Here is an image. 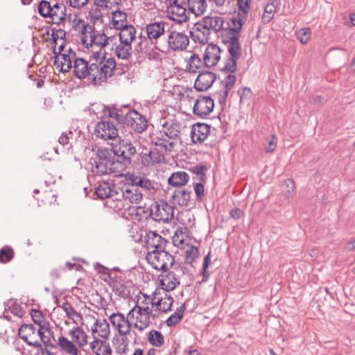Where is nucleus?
Returning <instances> with one entry per match:
<instances>
[{"label":"nucleus","mask_w":355,"mask_h":355,"mask_svg":"<svg viewBox=\"0 0 355 355\" xmlns=\"http://www.w3.org/2000/svg\"><path fill=\"white\" fill-rule=\"evenodd\" d=\"M115 67L114 58H105L103 60H96L88 62L83 58L76 57L72 69L77 78L87 79L89 83L100 85L112 76Z\"/></svg>","instance_id":"obj_1"},{"label":"nucleus","mask_w":355,"mask_h":355,"mask_svg":"<svg viewBox=\"0 0 355 355\" xmlns=\"http://www.w3.org/2000/svg\"><path fill=\"white\" fill-rule=\"evenodd\" d=\"M185 125L175 119H169L162 124L161 137L154 141L156 147H160L166 154L175 151L181 144V134Z\"/></svg>","instance_id":"obj_2"},{"label":"nucleus","mask_w":355,"mask_h":355,"mask_svg":"<svg viewBox=\"0 0 355 355\" xmlns=\"http://www.w3.org/2000/svg\"><path fill=\"white\" fill-rule=\"evenodd\" d=\"M243 20L238 19L233 21V27L223 35V42L227 46L230 57L226 61L222 70L233 73L237 67V60L241 55V48L239 42V32L242 28Z\"/></svg>","instance_id":"obj_3"},{"label":"nucleus","mask_w":355,"mask_h":355,"mask_svg":"<svg viewBox=\"0 0 355 355\" xmlns=\"http://www.w3.org/2000/svg\"><path fill=\"white\" fill-rule=\"evenodd\" d=\"M78 22L76 31L80 33L82 44L86 49L102 50L110 44H116V36H107L105 33L96 31L94 26L87 24L83 19Z\"/></svg>","instance_id":"obj_4"},{"label":"nucleus","mask_w":355,"mask_h":355,"mask_svg":"<svg viewBox=\"0 0 355 355\" xmlns=\"http://www.w3.org/2000/svg\"><path fill=\"white\" fill-rule=\"evenodd\" d=\"M94 157H91L92 172L94 175H103L110 173L121 174L120 163L114 162L112 156V150L107 148L95 147L92 149Z\"/></svg>","instance_id":"obj_5"},{"label":"nucleus","mask_w":355,"mask_h":355,"mask_svg":"<svg viewBox=\"0 0 355 355\" xmlns=\"http://www.w3.org/2000/svg\"><path fill=\"white\" fill-rule=\"evenodd\" d=\"M146 259L153 268L164 272L168 270L175 262L173 256L166 252L165 249L149 251Z\"/></svg>","instance_id":"obj_6"},{"label":"nucleus","mask_w":355,"mask_h":355,"mask_svg":"<svg viewBox=\"0 0 355 355\" xmlns=\"http://www.w3.org/2000/svg\"><path fill=\"white\" fill-rule=\"evenodd\" d=\"M52 22L55 24L64 25L66 23H71L73 28L76 30V25L78 24L79 20H83L77 17L76 14L67 12V8L64 4L61 3H56L52 6V11L50 17Z\"/></svg>","instance_id":"obj_7"},{"label":"nucleus","mask_w":355,"mask_h":355,"mask_svg":"<svg viewBox=\"0 0 355 355\" xmlns=\"http://www.w3.org/2000/svg\"><path fill=\"white\" fill-rule=\"evenodd\" d=\"M167 33V45L162 46L166 53L183 51L187 49L189 44V38L186 33L175 30H168Z\"/></svg>","instance_id":"obj_8"},{"label":"nucleus","mask_w":355,"mask_h":355,"mask_svg":"<svg viewBox=\"0 0 355 355\" xmlns=\"http://www.w3.org/2000/svg\"><path fill=\"white\" fill-rule=\"evenodd\" d=\"M110 150L112 153L121 159L118 162L120 163L119 166L122 170L125 166L130 164L131 157L137 153L136 148L128 139H121L118 144H112Z\"/></svg>","instance_id":"obj_9"},{"label":"nucleus","mask_w":355,"mask_h":355,"mask_svg":"<svg viewBox=\"0 0 355 355\" xmlns=\"http://www.w3.org/2000/svg\"><path fill=\"white\" fill-rule=\"evenodd\" d=\"M150 215L155 221L168 222L174 216V207L164 200L153 203L150 208Z\"/></svg>","instance_id":"obj_10"},{"label":"nucleus","mask_w":355,"mask_h":355,"mask_svg":"<svg viewBox=\"0 0 355 355\" xmlns=\"http://www.w3.org/2000/svg\"><path fill=\"white\" fill-rule=\"evenodd\" d=\"M128 318L133 320L132 326L135 329H138L139 331H142L150 325L151 319L155 320L159 318V314L158 313H151L132 309L128 313Z\"/></svg>","instance_id":"obj_11"},{"label":"nucleus","mask_w":355,"mask_h":355,"mask_svg":"<svg viewBox=\"0 0 355 355\" xmlns=\"http://www.w3.org/2000/svg\"><path fill=\"white\" fill-rule=\"evenodd\" d=\"M173 298L166 291L155 288L153 292V305H155V313H166L171 310Z\"/></svg>","instance_id":"obj_12"},{"label":"nucleus","mask_w":355,"mask_h":355,"mask_svg":"<svg viewBox=\"0 0 355 355\" xmlns=\"http://www.w3.org/2000/svg\"><path fill=\"white\" fill-rule=\"evenodd\" d=\"M167 26L168 24L163 21H154L146 26L147 36L150 39L151 44L154 45V49L165 53H166V51L162 49V46L159 44L158 40L164 35Z\"/></svg>","instance_id":"obj_13"},{"label":"nucleus","mask_w":355,"mask_h":355,"mask_svg":"<svg viewBox=\"0 0 355 355\" xmlns=\"http://www.w3.org/2000/svg\"><path fill=\"white\" fill-rule=\"evenodd\" d=\"M186 6V0H174L167 8V15L168 18L179 24L185 22L189 19Z\"/></svg>","instance_id":"obj_14"},{"label":"nucleus","mask_w":355,"mask_h":355,"mask_svg":"<svg viewBox=\"0 0 355 355\" xmlns=\"http://www.w3.org/2000/svg\"><path fill=\"white\" fill-rule=\"evenodd\" d=\"M125 123L138 133L143 132L148 127L146 117L135 110H130L125 114Z\"/></svg>","instance_id":"obj_15"},{"label":"nucleus","mask_w":355,"mask_h":355,"mask_svg":"<svg viewBox=\"0 0 355 355\" xmlns=\"http://www.w3.org/2000/svg\"><path fill=\"white\" fill-rule=\"evenodd\" d=\"M236 83V76L230 73L220 83V89L214 94V97L221 105L226 103L230 91L233 88Z\"/></svg>","instance_id":"obj_16"},{"label":"nucleus","mask_w":355,"mask_h":355,"mask_svg":"<svg viewBox=\"0 0 355 355\" xmlns=\"http://www.w3.org/2000/svg\"><path fill=\"white\" fill-rule=\"evenodd\" d=\"M94 134L97 137L104 140L114 139L118 137V130L111 121L101 120L96 124Z\"/></svg>","instance_id":"obj_17"},{"label":"nucleus","mask_w":355,"mask_h":355,"mask_svg":"<svg viewBox=\"0 0 355 355\" xmlns=\"http://www.w3.org/2000/svg\"><path fill=\"white\" fill-rule=\"evenodd\" d=\"M130 318L119 312L114 313L110 316V320L112 327L121 336H125L130 334L132 323L130 322Z\"/></svg>","instance_id":"obj_18"},{"label":"nucleus","mask_w":355,"mask_h":355,"mask_svg":"<svg viewBox=\"0 0 355 355\" xmlns=\"http://www.w3.org/2000/svg\"><path fill=\"white\" fill-rule=\"evenodd\" d=\"M164 153H166L160 147L151 150H143L140 153L141 162L146 166L159 164L164 160Z\"/></svg>","instance_id":"obj_19"},{"label":"nucleus","mask_w":355,"mask_h":355,"mask_svg":"<svg viewBox=\"0 0 355 355\" xmlns=\"http://www.w3.org/2000/svg\"><path fill=\"white\" fill-rule=\"evenodd\" d=\"M202 20L205 29H209L211 33H218L222 32L223 35L226 31L229 30V28H223L225 24L224 18L216 14H209L202 17Z\"/></svg>","instance_id":"obj_20"},{"label":"nucleus","mask_w":355,"mask_h":355,"mask_svg":"<svg viewBox=\"0 0 355 355\" xmlns=\"http://www.w3.org/2000/svg\"><path fill=\"white\" fill-rule=\"evenodd\" d=\"M214 107V99L209 96H199L196 101L193 107V114L199 116H206L213 110Z\"/></svg>","instance_id":"obj_21"},{"label":"nucleus","mask_w":355,"mask_h":355,"mask_svg":"<svg viewBox=\"0 0 355 355\" xmlns=\"http://www.w3.org/2000/svg\"><path fill=\"white\" fill-rule=\"evenodd\" d=\"M18 335L28 345L38 347L39 328L33 324H24L19 329Z\"/></svg>","instance_id":"obj_22"},{"label":"nucleus","mask_w":355,"mask_h":355,"mask_svg":"<svg viewBox=\"0 0 355 355\" xmlns=\"http://www.w3.org/2000/svg\"><path fill=\"white\" fill-rule=\"evenodd\" d=\"M145 241L147 248L151 250H161L166 248L168 241L155 231H148L146 233Z\"/></svg>","instance_id":"obj_23"},{"label":"nucleus","mask_w":355,"mask_h":355,"mask_svg":"<svg viewBox=\"0 0 355 355\" xmlns=\"http://www.w3.org/2000/svg\"><path fill=\"white\" fill-rule=\"evenodd\" d=\"M76 57V53L73 51H69L68 54L59 53L55 56L54 64L61 72H68L72 69Z\"/></svg>","instance_id":"obj_24"},{"label":"nucleus","mask_w":355,"mask_h":355,"mask_svg":"<svg viewBox=\"0 0 355 355\" xmlns=\"http://www.w3.org/2000/svg\"><path fill=\"white\" fill-rule=\"evenodd\" d=\"M221 50L216 44H209L206 47L203 60L207 67L216 66L220 59Z\"/></svg>","instance_id":"obj_25"},{"label":"nucleus","mask_w":355,"mask_h":355,"mask_svg":"<svg viewBox=\"0 0 355 355\" xmlns=\"http://www.w3.org/2000/svg\"><path fill=\"white\" fill-rule=\"evenodd\" d=\"M121 196L124 200L128 201L130 203H139L144 198V193H142L140 188L130 186V184L125 185L121 189Z\"/></svg>","instance_id":"obj_26"},{"label":"nucleus","mask_w":355,"mask_h":355,"mask_svg":"<svg viewBox=\"0 0 355 355\" xmlns=\"http://www.w3.org/2000/svg\"><path fill=\"white\" fill-rule=\"evenodd\" d=\"M211 126L205 124L198 123L192 126L191 131V138L194 144L202 143L205 141L210 134Z\"/></svg>","instance_id":"obj_27"},{"label":"nucleus","mask_w":355,"mask_h":355,"mask_svg":"<svg viewBox=\"0 0 355 355\" xmlns=\"http://www.w3.org/2000/svg\"><path fill=\"white\" fill-rule=\"evenodd\" d=\"M216 80V76L210 71L200 73L194 84V88L200 92L207 90Z\"/></svg>","instance_id":"obj_28"},{"label":"nucleus","mask_w":355,"mask_h":355,"mask_svg":"<svg viewBox=\"0 0 355 355\" xmlns=\"http://www.w3.org/2000/svg\"><path fill=\"white\" fill-rule=\"evenodd\" d=\"M159 279L160 286L157 288H162L166 292L174 290L180 284L179 276L174 270H172L164 275H161Z\"/></svg>","instance_id":"obj_29"},{"label":"nucleus","mask_w":355,"mask_h":355,"mask_svg":"<svg viewBox=\"0 0 355 355\" xmlns=\"http://www.w3.org/2000/svg\"><path fill=\"white\" fill-rule=\"evenodd\" d=\"M211 31L204 28L202 20L196 23L191 32V35L195 42L200 44H206L210 39Z\"/></svg>","instance_id":"obj_30"},{"label":"nucleus","mask_w":355,"mask_h":355,"mask_svg":"<svg viewBox=\"0 0 355 355\" xmlns=\"http://www.w3.org/2000/svg\"><path fill=\"white\" fill-rule=\"evenodd\" d=\"M68 335L78 348H83L87 345L88 336L83 329L79 327H74L69 330Z\"/></svg>","instance_id":"obj_31"},{"label":"nucleus","mask_w":355,"mask_h":355,"mask_svg":"<svg viewBox=\"0 0 355 355\" xmlns=\"http://www.w3.org/2000/svg\"><path fill=\"white\" fill-rule=\"evenodd\" d=\"M119 33L115 36L119 37V41L132 45L134 40H136L137 30L132 25H128L118 28Z\"/></svg>","instance_id":"obj_32"},{"label":"nucleus","mask_w":355,"mask_h":355,"mask_svg":"<svg viewBox=\"0 0 355 355\" xmlns=\"http://www.w3.org/2000/svg\"><path fill=\"white\" fill-rule=\"evenodd\" d=\"M155 305H153V293L148 295L145 293H141L138 296L136 305L132 309L155 313Z\"/></svg>","instance_id":"obj_33"},{"label":"nucleus","mask_w":355,"mask_h":355,"mask_svg":"<svg viewBox=\"0 0 355 355\" xmlns=\"http://www.w3.org/2000/svg\"><path fill=\"white\" fill-rule=\"evenodd\" d=\"M115 46V48L113 49L114 54L119 58L121 60H127L130 58L132 53V45L119 42L118 44L116 42V44H112Z\"/></svg>","instance_id":"obj_34"},{"label":"nucleus","mask_w":355,"mask_h":355,"mask_svg":"<svg viewBox=\"0 0 355 355\" xmlns=\"http://www.w3.org/2000/svg\"><path fill=\"white\" fill-rule=\"evenodd\" d=\"M151 44V40L147 37H140L139 42L135 46V51L138 53H144L148 55L149 59H155L156 56L154 55L155 51H157L154 47L150 51L149 44Z\"/></svg>","instance_id":"obj_35"},{"label":"nucleus","mask_w":355,"mask_h":355,"mask_svg":"<svg viewBox=\"0 0 355 355\" xmlns=\"http://www.w3.org/2000/svg\"><path fill=\"white\" fill-rule=\"evenodd\" d=\"M92 332L94 337L96 335L103 338H107L110 335V324L104 320H96L92 327Z\"/></svg>","instance_id":"obj_36"},{"label":"nucleus","mask_w":355,"mask_h":355,"mask_svg":"<svg viewBox=\"0 0 355 355\" xmlns=\"http://www.w3.org/2000/svg\"><path fill=\"white\" fill-rule=\"evenodd\" d=\"M189 11L196 16L202 15L207 8V0H186Z\"/></svg>","instance_id":"obj_37"},{"label":"nucleus","mask_w":355,"mask_h":355,"mask_svg":"<svg viewBox=\"0 0 355 355\" xmlns=\"http://www.w3.org/2000/svg\"><path fill=\"white\" fill-rule=\"evenodd\" d=\"M113 184H110L107 182L99 183L98 186L96 188L95 193L98 198L105 199L114 196V190Z\"/></svg>","instance_id":"obj_38"},{"label":"nucleus","mask_w":355,"mask_h":355,"mask_svg":"<svg viewBox=\"0 0 355 355\" xmlns=\"http://www.w3.org/2000/svg\"><path fill=\"white\" fill-rule=\"evenodd\" d=\"M58 345L62 350L70 355H78L79 353L78 348L72 340H69L63 336L58 338Z\"/></svg>","instance_id":"obj_39"},{"label":"nucleus","mask_w":355,"mask_h":355,"mask_svg":"<svg viewBox=\"0 0 355 355\" xmlns=\"http://www.w3.org/2000/svg\"><path fill=\"white\" fill-rule=\"evenodd\" d=\"M189 181V175L184 171H178L173 173L168 178V182L170 185L181 187L184 186Z\"/></svg>","instance_id":"obj_40"},{"label":"nucleus","mask_w":355,"mask_h":355,"mask_svg":"<svg viewBox=\"0 0 355 355\" xmlns=\"http://www.w3.org/2000/svg\"><path fill=\"white\" fill-rule=\"evenodd\" d=\"M190 195L191 193L185 189H177L172 196L173 203L182 207L186 206L190 200Z\"/></svg>","instance_id":"obj_41"},{"label":"nucleus","mask_w":355,"mask_h":355,"mask_svg":"<svg viewBox=\"0 0 355 355\" xmlns=\"http://www.w3.org/2000/svg\"><path fill=\"white\" fill-rule=\"evenodd\" d=\"M103 113L105 116H108L117 121L118 123L125 122V114L121 110L112 106H105L103 107Z\"/></svg>","instance_id":"obj_42"},{"label":"nucleus","mask_w":355,"mask_h":355,"mask_svg":"<svg viewBox=\"0 0 355 355\" xmlns=\"http://www.w3.org/2000/svg\"><path fill=\"white\" fill-rule=\"evenodd\" d=\"M237 5L239 10V16L232 19L234 20L241 19L243 20V23L245 21V17L247 14L250 12L251 9V3L252 0H236Z\"/></svg>","instance_id":"obj_43"},{"label":"nucleus","mask_w":355,"mask_h":355,"mask_svg":"<svg viewBox=\"0 0 355 355\" xmlns=\"http://www.w3.org/2000/svg\"><path fill=\"white\" fill-rule=\"evenodd\" d=\"M52 337V332L47 327L44 326L39 327L38 347L41 346L42 342L46 346H53Z\"/></svg>","instance_id":"obj_44"},{"label":"nucleus","mask_w":355,"mask_h":355,"mask_svg":"<svg viewBox=\"0 0 355 355\" xmlns=\"http://www.w3.org/2000/svg\"><path fill=\"white\" fill-rule=\"evenodd\" d=\"M185 309L186 304L184 303L179 308H178L175 312L166 320V324L168 327H173L179 323L183 318Z\"/></svg>","instance_id":"obj_45"},{"label":"nucleus","mask_w":355,"mask_h":355,"mask_svg":"<svg viewBox=\"0 0 355 355\" xmlns=\"http://www.w3.org/2000/svg\"><path fill=\"white\" fill-rule=\"evenodd\" d=\"M112 23L116 29L122 28L128 26L127 23V15L125 12L115 10L112 13Z\"/></svg>","instance_id":"obj_46"},{"label":"nucleus","mask_w":355,"mask_h":355,"mask_svg":"<svg viewBox=\"0 0 355 355\" xmlns=\"http://www.w3.org/2000/svg\"><path fill=\"white\" fill-rule=\"evenodd\" d=\"M277 12L276 4L274 1L268 3L264 8V12L262 15V21L266 24L270 22L274 17Z\"/></svg>","instance_id":"obj_47"},{"label":"nucleus","mask_w":355,"mask_h":355,"mask_svg":"<svg viewBox=\"0 0 355 355\" xmlns=\"http://www.w3.org/2000/svg\"><path fill=\"white\" fill-rule=\"evenodd\" d=\"M112 291L116 295L123 298L125 299L130 297V288L123 284L119 282L113 283Z\"/></svg>","instance_id":"obj_48"},{"label":"nucleus","mask_w":355,"mask_h":355,"mask_svg":"<svg viewBox=\"0 0 355 355\" xmlns=\"http://www.w3.org/2000/svg\"><path fill=\"white\" fill-rule=\"evenodd\" d=\"M202 65V60L200 58L193 53L191 55L188 64L187 66V70L190 73H197V70L201 67Z\"/></svg>","instance_id":"obj_49"},{"label":"nucleus","mask_w":355,"mask_h":355,"mask_svg":"<svg viewBox=\"0 0 355 355\" xmlns=\"http://www.w3.org/2000/svg\"><path fill=\"white\" fill-rule=\"evenodd\" d=\"M148 340L154 346L161 347L164 342V336L160 331L153 330L149 332Z\"/></svg>","instance_id":"obj_50"},{"label":"nucleus","mask_w":355,"mask_h":355,"mask_svg":"<svg viewBox=\"0 0 355 355\" xmlns=\"http://www.w3.org/2000/svg\"><path fill=\"white\" fill-rule=\"evenodd\" d=\"M284 195L286 198L292 197L295 191V185L293 179H287L282 184Z\"/></svg>","instance_id":"obj_51"},{"label":"nucleus","mask_w":355,"mask_h":355,"mask_svg":"<svg viewBox=\"0 0 355 355\" xmlns=\"http://www.w3.org/2000/svg\"><path fill=\"white\" fill-rule=\"evenodd\" d=\"M14 250L11 247L5 246L0 250V262L6 263L14 257Z\"/></svg>","instance_id":"obj_52"},{"label":"nucleus","mask_w":355,"mask_h":355,"mask_svg":"<svg viewBox=\"0 0 355 355\" xmlns=\"http://www.w3.org/2000/svg\"><path fill=\"white\" fill-rule=\"evenodd\" d=\"M52 11V6L50 2L46 0H42L40 2L38 6L39 14L44 18L50 17Z\"/></svg>","instance_id":"obj_53"},{"label":"nucleus","mask_w":355,"mask_h":355,"mask_svg":"<svg viewBox=\"0 0 355 355\" xmlns=\"http://www.w3.org/2000/svg\"><path fill=\"white\" fill-rule=\"evenodd\" d=\"M296 35L301 44H306L310 40L311 31L309 28H301L296 32Z\"/></svg>","instance_id":"obj_54"},{"label":"nucleus","mask_w":355,"mask_h":355,"mask_svg":"<svg viewBox=\"0 0 355 355\" xmlns=\"http://www.w3.org/2000/svg\"><path fill=\"white\" fill-rule=\"evenodd\" d=\"M158 184L157 182L150 180L146 177L144 178L143 182L141 183V191H148L150 193H153L157 190Z\"/></svg>","instance_id":"obj_55"},{"label":"nucleus","mask_w":355,"mask_h":355,"mask_svg":"<svg viewBox=\"0 0 355 355\" xmlns=\"http://www.w3.org/2000/svg\"><path fill=\"white\" fill-rule=\"evenodd\" d=\"M277 139L275 135H270L269 137L266 139V143L264 144L265 150L267 153L273 152L277 147Z\"/></svg>","instance_id":"obj_56"},{"label":"nucleus","mask_w":355,"mask_h":355,"mask_svg":"<svg viewBox=\"0 0 355 355\" xmlns=\"http://www.w3.org/2000/svg\"><path fill=\"white\" fill-rule=\"evenodd\" d=\"M61 308L64 311L67 316L72 320H75L76 318H78L80 316L77 311L72 307L71 304L67 302H64L62 304Z\"/></svg>","instance_id":"obj_57"},{"label":"nucleus","mask_w":355,"mask_h":355,"mask_svg":"<svg viewBox=\"0 0 355 355\" xmlns=\"http://www.w3.org/2000/svg\"><path fill=\"white\" fill-rule=\"evenodd\" d=\"M31 315L33 322L37 324L39 327H44L43 324L44 323V318L40 311L33 309Z\"/></svg>","instance_id":"obj_58"},{"label":"nucleus","mask_w":355,"mask_h":355,"mask_svg":"<svg viewBox=\"0 0 355 355\" xmlns=\"http://www.w3.org/2000/svg\"><path fill=\"white\" fill-rule=\"evenodd\" d=\"M94 1L98 7L111 9L114 6L119 4V0H94Z\"/></svg>","instance_id":"obj_59"},{"label":"nucleus","mask_w":355,"mask_h":355,"mask_svg":"<svg viewBox=\"0 0 355 355\" xmlns=\"http://www.w3.org/2000/svg\"><path fill=\"white\" fill-rule=\"evenodd\" d=\"M210 253H208L205 257H204V261H203V266H202V282H207V279L209 276V273L207 271V269L209 268V263H210Z\"/></svg>","instance_id":"obj_60"},{"label":"nucleus","mask_w":355,"mask_h":355,"mask_svg":"<svg viewBox=\"0 0 355 355\" xmlns=\"http://www.w3.org/2000/svg\"><path fill=\"white\" fill-rule=\"evenodd\" d=\"M198 248L192 245L186 251V259L188 262H192L198 257Z\"/></svg>","instance_id":"obj_61"},{"label":"nucleus","mask_w":355,"mask_h":355,"mask_svg":"<svg viewBox=\"0 0 355 355\" xmlns=\"http://www.w3.org/2000/svg\"><path fill=\"white\" fill-rule=\"evenodd\" d=\"M96 355H111L112 349L109 344L103 342L100 347L96 349Z\"/></svg>","instance_id":"obj_62"},{"label":"nucleus","mask_w":355,"mask_h":355,"mask_svg":"<svg viewBox=\"0 0 355 355\" xmlns=\"http://www.w3.org/2000/svg\"><path fill=\"white\" fill-rule=\"evenodd\" d=\"M207 170L205 166H196L193 168V172L196 175L197 178L200 181H205V171Z\"/></svg>","instance_id":"obj_63"},{"label":"nucleus","mask_w":355,"mask_h":355,"mask_svg":"<svg viewBox=\"0 0 355 355\" xmlns=\"http://www.w3.org/2000/svg\"><path fill=\"white\" fill-rule=\"evenodd\" d=\"M185 235L183 234L182 230H176L174 236H173V242L174 245L180 247L184 243V239Z\"/></svg>","instance_id":"obj_64"}]
</instances>
